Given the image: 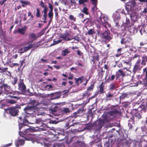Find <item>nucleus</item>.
<instances>
[{
  "label": "nucleus",
  "instance_id": "nucleus-28",
  "mask_svg": "<svg viewBox=\"0 0 147 147\" xmlns=\"http://www.w3.org/2000/svg\"><path fill=\"white\" fill-rule=\"evenodd\" d=\"M24 141L23 139H19L16 142V145L17 147H18L19 146H22L24 145Z\"/></svg>",
  "mask_w": 147,
  "mask_h": 147
},
{
  "label": "nucleus",
  "instance_id": "nucleus-23",
  "mask_svg": "<svg viewBox=\"0 0 147 147\" xmlns=\"http://www.w3.org/2000/svg\"><path fill=\"white\" fill-rule=\"evenodd\" d=\"M120 18L117 17L114 19V22L115 23V26L117 28L119 27L120 25L119 24Z\"/></svg>",
  "mask_w": 147,
  "mask_h": 147
},
{
  "label": "nucleus",
  "instance_id": "nucleus-59",
  "mask_svg": "<svg viewBox=\"0 0 147 147\" xmlns=\"http://www.w3.org/2000/svg\"><path fill=\"white\" fill-rule=\"evenodd\" d=\"M130 16H135L137 17H138V14L135 11H133L132 13L130 14Z\"/></svg>",
  "mask_w": 147,
  "mask_h": 147
},
{
  "label": "nucleus",
  "instance_id": "nucleus-42",
  "mask_svg": "<svg viewBox=\"0 0 147 147\" xmlns=\"http://www.w3.org/2000/svg\"><path fill=\"white\" fill-rule=\"evenodd\" d=\"M88 9L86 7H84L82 11L86 15H88L89 13L88 11Z\"/></svg>",
  "mask_w": 147,
  "mask_h": 147
},
{
  "label": "nucleus",
  "instance_id": "nucleus-3",
  "mask_svg": "<svg viewBox=\"0 0 147 147\" xmlns=\"http://www.w3.org/2000/svg\"><path fill=\"white\" fill-rule=\"evenodd\" d=\"M100 36L102 41L107 43L109 42L112 39L110 31L105 30L104 32L101 33Z\"/></svg>",
  "mask_w": 147,
  "mask_h": 147
},
{
  "label": "nucleus",
  "instance_id": "nucleus-50",
  "mask_svg": "<svg viewBox=\"0 0 147 147\" xmlns=\"http://www.w3.org/2000/svg\"><path fill=\"white\" fill-rule=\"evenodd\" d=\"M77 55L80 57H84V55L83 53L80 50H78L76 51Z\"/></svg>",
  "mask_w": 147,
  "mask_h": 147
},
{
  "label": "nucleus",
  "instance_id": "nucleus-6",
  "mask_svg": "<svg viewBox=\"0 0 147 147\" xmlns=\"http://www.w3.org/2000/svg\"><path fill=\"white\" fill-rule=\"evenodd\" d=\"M1 86H2V89L3 88L5 93L6 95L14 93L13 92H10L9 90L11 88V87L7 84L3 83Z\"/></svg>",
  "mask_w": 147,
  "mask_h": 147
},
{
  "label": "nucleus",
  "instance_id": "nucleus-25",
  "mask_svg": "<svg viewBox=\"0 0 147 147\" xmlns=\"http://www.w3.org/2000/svg\"><path fill=\"white\" fill-rule=\"evenodd\" d=\"M19 1L22 4V6L23 7H24L26 5H30V3L29 1L19 0Z\"/></svg>",
  "mask_w": 147,
  "mask_h": 147
},
{
  "label": "nucleus",
  "instance_id": "nucleus-4",
  "mask_svg": "<svg viewBox=\"0 0 147 147\" xmlns=\"http://www.w3.org/2000/svg\"><path fill=\"white\" fill-rule=\"evenodd\" d=\"M142 114L141 112H137L134 114L132 117L131 118L130 120H131L132 122L134 125L135 121H138L142 117Z\"/></svg>",
  "mask_w": 147,
  "mask_h": 147
},
{
  "label": "nucleus",
  "instance_id": "nucleus-31",
  "mask_svg": "<svg viewBox=\"0 0 147 147\" xmlns=\"http://www.w3.org/2000/svg\"><path fill=\"white\" fill-rule=\"evenodd\" d=\"M140 83L143 84L144 86H147V76H145V78L142 81L140 82Z\"/></svg>",
  "mask_w": 147,
  "mask_h": 147
},
{
  "label": "nucleus",
  "instance_id": "nucleus-26",
  "mask_svg": "<svg viewBox=\"0 0 147 147\" xmlns=\"http://www.w3.org/2000/svg\"><path fill=\"white\" fill-rule=\"evenodd\" d=\"M120 112L117 110L115 109L113 111H110L109 114L111 116H114L116 114H120Z\"/></svg>",
  "mask_w": 147,
  "mask_h": 147
},
{
  "label": "nucleus",
  "instance_id": "nucleus-9",
  "mask_svg": "<svg viewBox=\"0 0 147 147\" xmlns=\"http://www.w3.org/2000/svg\"><path fill=\"white\" fill-rule=\"evenodd\" d=\"M19 90L23 92H25L26 90V86L23 82V80H20L18 84Z\"/></svg>",
  "mask_w": 147,
  "mask_h": 147
},
{
  "label": "nucleus",
  "instance_id": "nucleus-49",
  "mask_svg": "<svg viewBox=\"0 0 147 147\" xmlns=\"http://www.w3.org/2000/svg\"><path fill=\"white\" fill-rule=\"evenodd\" d=\"M12 78H13V81L11 83L13 85H15L17 82L18 79L16 77H15L14 78H13V77H12Z\"/></svg>",
  "mask_w": 147,
  "mask_h": 147
},
{
  "label": "nucleus",
  "instance_id": "nucleus-22",
  "mask_svg": "<svg viewBox=\"0 0 147 147\" xmlns=\"http://www.w3.org/2000/svg\"><path fill=\"white\" fill-rule=\"evenodd\" d=\"M125 22L123 23L124 26V30H126L127 29L128 27H127L128 25L130 23V20L129 18L127 17L126 18Z\"/></svg>",
  "mask_w": 147,
  "mask_h": 147
},
{
  "label": "nucleus",
  "instance_id": "nucleus-15",
  "mask_svg": "<svg viewBox=\"0 0 147 147\" xmlns=\"http://www.w3.org/2000/svg\"><path fill=\"white\" fill-rule=\"evenodd\" d=\"M101 16L102 17V19L103 20V21L102 20V24L104 25V27L106 28H107V26L110 27L111 25L106 21L107 18L106 17L104 16Z\"/></svg>",
  "mask_w": 147,
  "mask_h": 147
},
{
  "label": "nucleus",
  "instance_id": "nucleus-36",
  "mask_svg": "<svg viewBox=\"0 0 147 147\" xmlns=\"http://www.w3.org/2000/svg\"><path fill=\"white\" fill-rule=\"evenodd\" d=\"M96 21L97 22V24L98 25H101L102 24V17L100 16L98 18H97L96 20Z\"/></svg>",
  "mask_w": 147,
  "mask_h": 147
},
{
  "label": "nucleus",
  "instance_id": "nucleus-64",
  "mask_svg": "<svg viewBox=\"0 0 147 147\" xmlns=\"http://www.w3.org/2000/svg\"><path fill=\"white\" fill-rule=\"evenodd\" d=\"M143 73L145 74V76H147V67L143 69Z\"/></svg>",
  "mask_w": 147,
  "mask_h": 147
},
{
  "label": "nucleus",
  "instance_id": "nucleus-54",
  "mask_svg": "<svg viewBox=\"0 0 147 147\" xmlns=\"http://www.w3.org/2000/svg\"><path fill=\"white\" fill-rule=\"evenodd\" d=\"M115 88V84H114L112 83L110 84L109 89L110 90H114Z\"/></svg>",
  "mask_w": 147,
  "mask_h": 147
},
{
  "label": "nucleus",
  "instance_id": "nucleus-2",
  "mask_svg": "<svg viewBox=\"0 0 147 147\" xmlns=\"http://www.w3.org/2000/svg\"><path fill=\"white\" fill-rule=\"evenodd\" d=\"M20 107L15 106L9 107L8 108L5 109V111L11 116L15 117L18 115L19 112V109Z\"/></svg>",
  "mask_w": 147,
  "mask_h": 147
},
{
  "label": "nucleus",
  "instance_id": "nucleus-51",
  "mask_svg": "<svg viewBox=\"0 0 147 147\" xmlns=\"http://www.w3.org/2000/svg\"><path fill=\"white\" fill-rule=\"evenodd\" d=\"M99 55H97L96 56H94L93 57V59L92 60V61L93 62V63H95V61H97L99 60Z\"/></svg>",
  "mask_w": 147,
  "mask_h": 147
},
{
  "label": "nucleus",
  "instance_id": "nucleus-29",
  "mask_svg": "<svg viewBox=\"0 0 147 147\" xmlns=\"http://www.w3.org/2000/svg\"><path fill=\"white\" fill-rule=\"evenodd\" d=\"M93 21L91 18H88L85 24L88 26H90L93 24Z\"/></svg>",
  "mask_w": 147,
  "mask_h": 147
},
{
  "label": "nucleus",
  "instance_id": "nucleus-32",
  "mask_svg": "<svg viewBox=\"0 0 147 147\" xmlns=\"http://www.w3.org/2000/svg\"><path fill=\"white\" fill-rule=\"evenodd\" d=\"M18 32L21 34H25L26 30L23 28H22L21 29H18ZM17 32V31H16L15 32H14V34H15Z\"/></svg>",
  "mask_w": 147,
  "mask_h": 147
},
{
  "label": "nucleus",
  "instance_id": "nucleus-8",
  "mask_svg": "<svg viewBox=\"0 0 147 147\" xmlns=\"http://www.w3.org/2000/svg\"><path fill=\"white\" fill-rule=\"evenodd\" d=\"M36 110L34 107L30 106H28L24 109L25 113L27 114H33V113L35 112Z\"/></svg>",
  "mask_w": 147,
  "mask_h": 147
},
{
  "label": "nucleus",
  "instance_id": "nucleus-62",
  "mask_svg": "<svg viewBox=\"0 0 147 147\" xmlns=\"http://www.w3.org/2000/svg\"><path fill=\"white\" fill-rule=\"evenodd\" d=\"M13 98L14 99V100H16V101H17L18 100L20 99V97L18 96H13Z\"/></svg>",
  "mask_w": 147,
  "mask_h": 147
},
{
  "label": "nucleus",
  "instance_id": "nucleus-24",
  "mask_svg": "<svg viewBox=\"0 0 147 147\" xmlns=\"http://www.w3.org/2000/svg\"><path fill=\"white\" fill-rule=\"evenodd\" d=\"M104 84L103 82H102L101 84L99 86V92L100 93H103L104 92Z\"/></svg>",
  "mask_w": 147,
  "mask_h": 147
},
{
  "label": "nucleus",
  "instance_id": "nucleus-44",
  "mask_svg": "<svg viewBox=\"0 0 147 147\" xmlns=\"http://www.w3.org/2000/svg\"><path fill=\"white\" fill-rule=\"evenodd\" d=\"M95 83V82H94L92 84H91L90 86H89L87 88V90L90 91L93 90L94 86V84Z\"/></svg>",
  "mask_w": 147,
  "mask_h": 147
},
{
  "label": "nucleus",
  "instance_id": "nucleus-5",
  "mask_svg": "<svg viewBox=\"0 0 147 147\" xmlns=\"http://www.w3.org/2000/svg\"><path fill=\"white\" fill-rule=\"evenodd\" d=\"M141 64V60L140 59H139L134 65L132 70V72L134 74H135L138 69L139 70H140L141 69L142 67L140 66Z\"/></svg>",
  "mask_w": 147,
  "mask_h": 147
},
{
  "label": "nucleus",
  "instance_id": "nucleus-56",
  "mask_svg": "<svg viewBox=\"0 0 147 147\" xmlns=\"http://www.w3.org/2000/svg\"><path fill=\"white\" fill-rule=\"evenodd\" d=\"M10 92H13L14 93H13L11 94H12V95H8V96L11 98H13V96L14 95H16V92L15 91H13V90H11Z\"/></svg>",
  "mask_w": 147,
  "mask_h": 147
},
{
  "label": "nucleus",
  "instance_id": "nucleus-52",
  "mask_svg": "<svg viewBox=\"0 0 147 147\" xmlns=\"http://www.w3.org/2000/svg\"><path fill=\"white\" fill-rule=\"evenodd\" d=\"M127 38H121L120 41V43L121 44L125 45V43L127 40Z\"/></svg>",
  "mask_w": 147,
  "mask_h": 147
},
{
  "label": "nucleus",
  "instance_id": "nucleus-55",
  "mask_svg": "<svg viewBox=\"0 0 147 147\" xmlns=\"http://www.w3.org/2000/svg\"><path fill=\"white\" fill-rule=\"evenodd\" d=\"M0 34L3 37L5 35V32L3 30L2 28H0Z\"/></svg>",
  "mask_w": 147,
  "mask_h": 147
},
{
  "label": "nucleus",
  "instance_id": "nucleus-13",
  "mask_svg": "<svg viewBox=\"0 0 147 147\" xmlns=\"http://www.w3.org/2000/svg\"><path fill=\"white\" fill-rule=\"evenodd\" d=\"M83 110H78L76 112H75L73 114V117L76 118L77 117H82L83 115Z\"/></svg>",
  "mask_w": 147,
  "mask_h": 147
},
{
  "label": "nucleus",
  "instance_id": "nucleus-10",
  "mask_svg": "<svg viewBox=\"0 0 147 147\" xmlns=\"http://www.w3.org/2000/svg\"><path fill=\"white\" fill-rule=\"evenodd\" d=\"M50 110L51 111V112L52 113L56 116H59L60 115L59 114L60 112V109L59 107L57 106H55L53 108H49Z\"/></svg>",
  "mask_w": 147,
  "mask_h": 147
},
{
  "label": "nucleus",
  "instance_id": "nucleus-53",
  "mask_svg": "<svg viewBox=\"0 0 147 147\" xmlns=\"http://www.w3.org/2000/svg\"><path fill=\"white\" fill-rule=\"evenodd\" d=\"M94 5V6L92 7V9L93 12H95L96 11V10L97 9V8L96 6L97 4H93Z\"/></svg>",
  "mask_w": 147,
  "mask_h": 147
},
{
  "label": "nucleus",
  "instance_id": "nucleus-18",
  "mask_svg": "<svg viewBox=\"0 0 147 147\" xmlns=\"http://www.w3.org/2000/svg\"><path fill=\"white\" fill-rule=\"evenodd\" d=\"M114 96L113 94L109 92L106 95L105 100L106 101H109L111 100L114 97Z\"/></svg>",
  "mask_w": 147,
  "mask_h": 147
},
{
  "label": "nucleus",
  "instance_id": "nucleus-35",
  "mask_svg": "<svg viewBox=\"0 0 147 147\" xmlns=\"http://www.w3.org/2000/svg\"><path fill=\"white\" fill-rule=\"evenodd\" d=\"M115 78V76L114 75H112L111 76H109L107 79V81L108 82L110 81H113Z\"/></svg>",
  "mask_w": 147,
  "mask_h": 147
},
{
  "label": "nucleus",
  "instance_id": "nucleus-47",
  "mask_svg": "<svg viewBox=\"0 0 147 147\" xmlns=\"http://www.w3.org/2000/svg\"><path fill=\"white\" fill-rule=\"evenodd\" d=\"M130 16L131 19L134 22L137 21L138 18V17H137L134 16Z\"/></svg>",
  "mask_w": 147,
  "mask_h": 147
},
{
  "label": "nucleus",
  "instance_id": "nucleus-37",
  "mask_svg": "<svg viewBox=\"0 0 147 147\" xmlns=\"http://www.w3.org/2000/svg\"><path fill=\"white\" fill-rule=\"evenodd\" d=\"M32 44H29L27 46L24 47V49L25 51H26L32 47Z\"/></svg>",
  "mask_w": 147,
  "mask_h": 147
},
{
  "label": "nucleus",
  "instance_id": "nucleus-46",
  "mask_svg": "<svg viewBox=\"0 0 147 147\" xmlns=\"http://www.w3.org/2000/svg\"><path fill=\"white\" fill-rule=\"evenodd\" d=\"M53 86L51 85H47L45 87L46 90H51Z\"/></svg>",
  "mask_w": 147,
  "mask_h": 147
},
{
  "label": "nucleus",
  "instance_id": "nucleus-17",
  "mask_svg": "<svg viewBox=\"0 0 147 147\" xmlns=\"http://www.w3.org/2000/svg\"><path fill=\"white\" fill-rule=\"evenodd\" d=\"M75 80H76V83L77 85H79L80 84L82 83L84 81V77L82 76L77 78H75Z\"/></svg>",
  "mask_w": 147,
  "mask_h": 147
},
{
  "label": "nucleus",
  "instance_id": "nucleus-12",
  "mask_svg": "<svg viewBox=\"0 0 147 147\" xmlns=\"http://www.w3.org/2000/svg\"><path fill=\"white\" fill-rule=\"evenodd\" d=\"M131 5L127 4L126 5L125 9H123L121 11V13L125 15L127 14H130L129 10L131 11Z\"/></svg>",
  "mask_w": 147,
  "mask_h": 147
},
{
  "label": "nucleus",
  "instance_id": "nucleus-61",
  "mask_svg": "<svg viewBox=\"0 0 147 147\" xmlns=\"http://www.w3.org/2000/svg\"><path fill=\"white\" fill-rule=\"evenodd\" d=\"M53 13V12H49L48 13V16L49 18L52 19Z\"/></svg>",
  "mask_w": 147,
  "mask_h": 147
},
{
  "label": "nucleus",
  "instance_id": "nucleus-20",
  "mask_svg": "<svg viewBox=\"0 0 147 147\" xmlns=\"http://www.w3.org/2000/svg\"><path fill=\"white\" fill-rule=\"evenodd\" d=\"M141 64L142 65H145L147 63V55H144L142 57Z\"/></svg>",
  "mask_w": 147,
  "mask_h": 147
},
{
  "label": "nucleus",
  "instance_id": "nucleus-39",
  "mask_svg": "<svg viewBox=\"0 0 147 147\" xmlns=\"http://www.w3.org/2000/svg\"><path fill=\"white\" fill-rule=\"evenodd\" d=\"M17 102V101H16V100H14L12 99L8 100L7 101V103L11 105H13L16 103Z\"/></svg>",
  "mask_w": 147,
  "mask_h": 147
},
{
  "label": "nucleus",
  "instance_id": "nucleus-38",
  "mask_svg": "<svg viewBox=\"0 0 147 147\" xmlns=\"http://www.w3.org/2000/svg\"><path fill=\"white\" fill-rule=\"evenodd\" d=\"M69 90L68 89L67 90H64L63 91L64 93L63 94L62 98H64L67 97L68 94H67L69 92Z\"/></svg>",
  "mask_w": 147,
  "mask_h": 147
},
{
  "label": "nucleus",
  "instance_id": "nucleus-43",
  "mask_svg": "<svg viewBox=\"0 0 147 147\" xmlns=\"http://www.w3.org/2000/svg\"><path fill=\"white\" fill-rule=\"evenodd\" d=\"M95 33L94 30L93 29H90L88 31L87 33L88 35H92Z\"/></svg>",
  "mask_w": 147,
  "mask_h": 147
},
{
  "label": "nucleus",
  "instance_id": "nucleus-11",
  "mask_svg": "<svg viewBox=\"0 0 147 147\" xmlns=\"http://www.w3.org/2000/svg\"><path fill=\"white\" fill-rule=\"evenodd\" d=\"M61 92L60 91L51 94L50 95L51 97L50 98V99L51 100H53L60 98L61 96Z\"/></svg>",
  "mask_w": 147,
  "mask_h": 147
},
{
  "label": "nucleus",
  "instance_id": "nucleus-19",
  "mask_svg": "<svg viewBox=\"0 0 147 147\" xmlns=\"http://www.w3.org/2000/svg\"><path fill=\"white\" fill-rule=\"evenodd\" d=\"M70 112V110L69 108H66L63 109H60L59 114L60 115H63L65 114H67Z\"/></svg>",
  "mask_w": 147,
  "mask_h": 147
},
{
  "label": "nucleus",
  "instance_id": "nucleus-63",
  "mask_svg": "<svg viewBox=\"0 0 147 147\" xmlns=\"http://www.w3.org/2000/svg\"><path fill=\"white\" fill-rule=\"evenodd\" d=\"M78 138L77 136H74L70 140V142H72L74 141H75L76 139Z\"/></svg>",
  "mask_w": 147,
  "mask_h": 147
},
{
  "label": "nucleus",
  "instance_id": "nucleus-34",
  "mask_svg": "<svg viewBox=\"0 0 147 147\" xmlns=\"http://www.w3.org/2000/svg\"><path fill=\"white\" fill-rule=\"evenodd\" d=\"M40 5L44 9L43 10H48V8L47 6L42 1L40 2Z\"/></svg>",
  "mask_w": 147,
  "mask_h": 147
},
{
  "label": "nucleus",
  "instance_id": "nucleus-40",
  "mask_svg": "<svg viewBox=\"0 0 147 147\" xmlns=\"http://www.w3.org/2000/svg\"><path fill=\"white\" fill-rule=\"evenodd\" d=\"M8 69L7 67L4 68L0 67V72L1 73H4L7 71Z\"/></svg>",
  "mask_w": 147,
  "mask_h": 147
},
{
  "label": "nucleus",
  "instance_id": "nucleus-1",
  "mask_svg": "<svg viewBox=\"0 0 147 147\" xmlns=\"http://www.w3.org/2000/svg\"><path fill=\"white\" fill-rule=\"evenodd\" d=\"M28 122L26 117L23 118V122L20 123L18 124L19 134L20 136L24 138L25 140L32 141L34 138V135L32 134L33 131V129L30 127L28 128L26 127H28L27 126Z\"/></svg>",
  "mask_w": 147,
  "mask_h": 147
},
{
  "label": "nucleus",
  "instance_id": "nucleus-60",
  "mask_svg": "<svg viewBox=\"0 0 147 147\" xmlns=\"http://www.w3.org/2000/svg\"><path fill=\"white\" fill-rule=\"evenodd\" d=\"M29 36L33 39H35L36 38V35L34 33H32L29 35Z\"/></svg>",
  "mask_w": 147,
  "mask_h": 147
},
{
  "label": "nucleus",
  "instance_id": "nucleus-7",
  "mask_svg": "<svg viewBox=\"0 0 147 147\" xmlns=\"http://www.w3.org/2000/svg\"><path fill=\"white\" fill-rule=\"evenodd\" d=\"M105 122L103 120L100 119L95 121L93 124L94 126H96L99 129L102 127Z\"/></svg>",
  "mask_w": 147,
  "mask_h": 147
},
{
  "label": "nucleus",
  "instance_id": "nucleus-33",
  "mask_svg": "<svg viewBox=\"0 0 147 147\" xmlns=\"http://www.w3.org/2000/svg\"><path fill=\"white\" fill-rule=\"evenodd\" d=\"M128 94L127 93H123L121 94V96H119L120 102H121V100L125 98L128 97Z\"/></svg>",
  "mask_w": 147,
  "mask_h": 147
},
{
  "label": "nucleus",
  "instance_id": "nucleus-21",
  "mask_svg": "<svg viewBox=\"0 0 147 147\" xmlns=\"http://www.w3.org/2000/svg\"><path fill=\"white\" fill-rule=\"evenodd\" d=\"M132 45V43L131 39L129 38H127V40L125 43V47H130Z\"/></svg>",
  "mask_w": 147,
  "mask_h": 147
},
{
  "label": "nucleus",
  "instance_id": "nucleus-48",
  "mask_svg": "<svg viewBox=\"0 0 147 147\" xmlns=\"http://www.w3.org/2000/svg\"><path fill=\"white\" fill-rule=\"evenodd\" d=\"M36 16L37 18H40L41 16V15L40 11V9L39 8H37L36 9Z\"/></svg>",
  "mask_w": 147,
  "mask_h": 147
},
{
  "label": "nucleus",
  "instance_id": "nucleus-58",
  "mask_svg": "<svg viewBox=\"0 0 147 147\" xmlns=\"http://www.w3.org/2000/svg\"><path fill=\"white\" fill-rule=\"evenodd\" d=\"M87 2V0H79V3L80 5L83 4L84 3Z\"/></svg>",
  "mask_w": 147,
  "mask_h": 147
},
{
  "label": "nucleus",
  "instance_id": "nucleus-41",
  "mask_svg": "<svg viewBox=\"0 0 147 147\" xmlns=\"http://www.w3.org/2000/svg\"><path fill=\"white\" fill-rule=\"evenodd\" d=\"M122 49L121 48L117 50V54L115 55L116 57H118L122 55V54L121 53V51Z\"/></svg>",
  "mask_w": 147,
  "mask_h": 147
},
{
  "label": "nucleus",
  "instance_id": "nucleus-14",
  "mask_svg": "<svg viewBox=\"0 0 147 147\" xmlns=\"http://www.w3.org/2000/svg\"><path fill=\"white\" fill-rule=\"evenodd\" d=\"M125 76V72H123L122 70L121 69H119L117 72H116V78L117 79L120 76L123 77Z\"/></svg>",
  "mask_w": 147,
  "mask_h": 147
},
{
  "label": "nucleus",
  "instance_id": "nucleus-45",
  "mask_svg": "<svg viewBox=\"0 0 147 147\" xmlns=\"http://www.w3.org/2000/svg\"><path fill=\"white\" fill-rule=\"evenodd\" d=\"M67 37L66 36H65L64 34L63 35H61L60 36V38H63V39L64 40H70L71 39L68 38H67Z\"/></svg>",
  "mask_w": 147,
  "mask_h": 147
},
{
  "label": "nucleus",
  "instance_id": "nucleus-27",
  "mask_svg": "<svg viewBox=\"0 0 147 147\" xmlns=\"http://www.w3.org/2000/svg\"><path fill=\"white\" fill-rule=\"evenodd\" d=\"M48 10H43L42 11V13H44V14L43 15V18H42V20H44V21H43V22L44 23H46L47 22V21L46 20L47 19V12Z\"/></svg>",
  "mask_w": 147,
  "mask_h": 147
},
{
  "label": "nucleus",
  "instance_id": "nucleus-16",
  "mask_svg": "<svg viewBox=\"0 0 147 147\" xmlns=\"http://www.w3.org/2000/svg\"><path fill=\"white\" fill-rule=\"evenodd\" d=\"M30 104L32 105V107H34V109H36V108H40V107H41L40 106H39L38 107H37V106L41 105V104H38L36 101L34 100L31 101Z\"/></svg>",
  "mask_w": 147,
  "mask_h": 147
},
{
  "label": "nucleus",
  "instance_id": "nucleus-30",
  "mask_svg": "<svg viewBox=\"0 0 147 147\" xmlns=\"http://www.w3.org/2000/svg\"><path fill=\"white\" fill-rule=\"evenodd\" d=\"M70 51L67 48L66 49L62 51L61 55L63 56H65L67 55L68 54L70 53Z\"/></svg>",
  "mask_w": 147,
  "mask_h": 147
},
{
  "label": "nucleus",
  "instance_id": "nucleus-57",
  "mask_svg": "<svg viewBox=\"0 0 147 147\" xmlns=\"http://www.w3.org/2000/svg\"><path fill=\"white\" fill-rule=\"evenodd\" d=\"M69 19L71 20H73L74 22L76 21V18L74 16L72 15H70L69 16Z\"/></svg>",
  "mask_w": 147,
  "mask_h": 147
}]
</instances>
